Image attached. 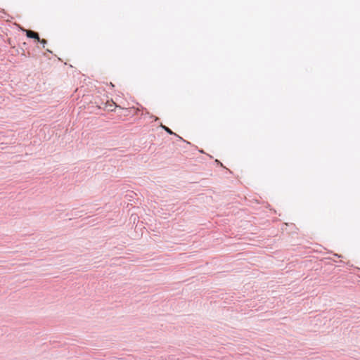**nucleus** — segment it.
<instances>
[{
    "label": "nucleus",
    "instance_id": "20e7f679",
    "mask_svg": "<svg viewBox=\"0 0 360 360\" xmlns=\"http://www.w3.org/2000/svg\"><path fill=\"white\" fill-rule=\"evenodd\" d=\"M39 41L42 44L43 48H44V47H45V45L47 44L46 40V39H39Z\"/></svg>",
    "mask_w": 360,
    "mask_h": 360
},
{
    "label": "nucleus",
    "instance_id": "f257e3e1",
    "mask_svg": "<svg viewBox=\"0 0 360 360\" xmlns=\"http://www.w3.org/2000/svg\"><path fill=\"white\" fill-rule=\"evenodd\" d=\"M26 35L29 38H32L36 39L37 41H39V34L32 31V30H26Z\"/></svg>",
    "mask_w": 360,
    "mask_h": 360
},
{
    "label": "nucleus",
    "instance_id": "7ed1b4c3",
    "mask_svg": "<svg viewBox=\"0 0 360 360\" xmlns=\"http://www.w3.org/2000/svg\"><path fill=\"white\" fill-rule=\"evenodd\" d=\"M161 127H162V128H163V129H164L167 132H168L169 134H174V132H173L170 129H169L168 127H165V126H164V125H162V124H161Z\"/></svg>",
    "mask_w": 360,
    "mask_h": 360
},
{
    "label": "nucleus",
    "instance_id": "f03ea898",
    "mask_svg": "<svg viewBox=\"0 0 360 360\" xmlns=\"http://www.w3.org/2000/svg\"><path fill=\"white\" fill-rule=\"evenodd\" d=\"M108 106H109V110L111 111H113L115 110V108L117 107V105L115 103H110L108 105ZM106 107L108 108V103H106Z\"/></svg>",
    "mask_w": 360,
    "mask_h": 360
}]
</instances>
